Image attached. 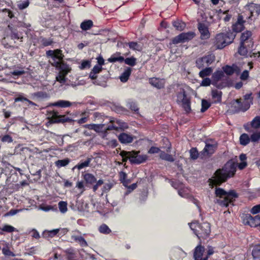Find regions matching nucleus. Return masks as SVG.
I'll use <instances>...</instances> for the list:
<instances>
[{
	"instance_id": "51",
	"label": "nucleus",
	"mask_w": 260,
	"mask_h": 260,
	"mask_svg": "<svg viewBox=\"0 0 260 260\" xmlns=\"http://www.w3.org/2000/svg\"><path fill=\"white\" fill-rule=\"evenodd\" d=\"M123 63L127 65H135L136 63V58L134 57L124 58Z\"/></svg>"
},
{
	"instance_id": "47",
	"label": "nucleus",
	"mask_w": 260,
	"mask_h": 260,
	"mask_svg": "<svg viewBox=\"0 0 260 260\" xmlns=\"http://www.w3.org/2000/svg\"><path fill=\"white\" fill-rule=\"evenodd\" d=\"M247 48L248 47L246 45H243L240 43V46L238 49V52L241 55L245 56L248 52Z\"/></svg>"
},
{
	"instance_id": "42",
	"label": "nucleus",
	"mask_w": 260,
	"mask_h": 260,
	"mask_svg": "<svg viewBox=\"0 0 260 260\" xmlns=\"http://www.w3.org/2000/svg\"><path fill=\"white\" fill-rule=\"evenodd\" d=\"M212 72V69L211 68H206L199 73V75L201 78H205L206 76H209Z\"/></svg>"
},
{
	"instance_id": "29",
	"label": "nucleus",
	"mask_w": 260,
	"mask_h": 260,
	"mask_svg": "<svg viewBox=\"0 0 260 260\" xmlns=\"http://www.w3.org/2000/svg\"><path fill=\"white\" fill-rule=\"evenodd\" d=\"M56 69L59 71L58 74L66 78V75L70 71V66H55Z\"/></svg>"
},
{
	"instance_id": "62",
	"label": "nucleus",
	"mask_w": 260,
	"mask_h": 260,
	"mask_svg": "<svg viewBox=\"0 0 260 260\" xmlns=\"http://www.w3.org/2000/svg\"><path fill=\"white\" fill-rule=\"evenodd\" d=\"M249 77V72L247 70H245L243 72L240 76V79L242 80H246Z\"/></svg>"
},
{
	"instance_id": "5",
	"label": "nucleus",
	"mask_w": 260,
	"mask_h": 260,
	"mask_svg": "<svg viewBox=\"0 0 260 260\" xmlns=\"http://www.w3.org/2000/svg\"><path fill=\"white\" fill-rule=\"evenodd\" d=\"M46 56L53 61L51 65H67L63 62L64 55L60 49L49 50L46 52Z\"/></svg>"
},
{
	"instance_id": "33",
	"label": "nucleus",
	"mask_w": 260,
	"mask_h": 260,
	"mask_svg": "<svg viewBox=\"0 0 260 260\" xmlns=\"http://www.w3.org/2000/svg\"><path fill=\"white\" fill-rule=\"evenodd\" d=\"M72 104L71 102L63 100H59L53 104V106L61 108L69 107Z\"/></svg>"
},
{
	"instance_id": "45",
	"label": "nucleus",
	"mask_w": 260,
	"mask_h": 260,
	"mask_svg": "<svg viewBox=\"0 0 260 260\" xmlns=\"http://www.w3.org/2000/svg\"><path fill=\"white\" fill-rule=\"evenodd\" d=\"M41 43L43 47H47L52 45L53 43V41L51 38H41Z\"/></svg>"
},
{
	"instance_id": "16",
	"label": "nucleus",
	"mask_w": 260,
	"mask_h": 260,
	"mask_svg": "<svg viewBox=\"0 0 260 260\" xmlns=\"http://www.w3.org/2000/svg\"><path fill=\"white\" fill-rule=\"evenodd\" d=\"M245 129L248 132H253V130L260 127V116L255 117L251 122L250 124L244 126Z\"/></svg>"
},
{
	"instance_id": "10",
	"label": "nucleus",
	"mask_w": 260,
	"mask_h": 260,
	"mask_svg": "<svg viewBox=\"0 0 260 260\" xmlns=\"http://www.w3.org/2000/svg\"><path fill=\"white\" fill-rule=\"evenodd\" d=\"M195 33L192 31L182 32L173 38L171 42L173 44H177L180 43H185L192 40L195 37Z\"/></svg>"
},
{
	"instance_id": "19",
	"label": "nucleus",
	"mask_w": 260,
	"mask_h": 260,
	"mask_svg": "<svg viewBox=\"0 0 260 260\" xmlns=\"http://www.w3.org/2000/svg\"><path fill=\"white\" fill-rule=\"evenodd\" d=\"M205 248L201 245H198L194 249L193 257L194 260H207L208 256L203 257Z\"/></svg>"
},
{
	"instance_id": "24",
	"label": "nucleus",
	"mask_w": 260,
	"mask_h": 260,
	"mask_svg": "<svg viewBox=\"0 0 260 260\" xmlns=\"http://www.w3.org/2000/svg\"><path fill=\"white\" fill-rule=\"evenodd\" d=\"M216 148V145L210 144L206 143V145L203 150V153H206L207 155H212L214 153Z\"/></svg>"
},
{
	"instance_id": "57",
	"label": "nucleus",
	"mask_w": 260,
	"mask_h": 260,
	"mask_svg": "<svg viewBox=\"0 0 260 260\" xmlns=\"http://www.w3.org/2000/svg\"><path fill=\"white\" fill-rule=\"evenodd\" d=\"M160 151V149L158 147L152 146L148 150V152L149 154L157 153Z\"/></svg>"
},
{
	"instance_id": "53",
	"label": "nucleus",
	"mask_w": 260,
	"mask_h": 260,
	"mask_svg": "<svg viewBox=\"0 0 260 260\" xmlns=\"http://www.w3.org/2000/svg\"><path fill=\"white\" fill-rule=\"evenodd\" d=\"M2 230L7 233H12L16 231V229L12 225L5 224L2 228Z\"/></svg>"
},
{
	"instance_id": "12",
	"label": "nucleus",
	"mask_w": 260,
	"mask_h": 260,
	"mask_svg": "<svg viewBox=\"0 0 260 260\" xmlns=\"http://www.w3.org/2000/svg\"><path fill=\"white\" fill-rule=\"evenodd\" d=\"M240 43L243 45H246L248 49L253 48V41L252 38V33L250 30H246L242 32L240 37Z\"/></svg>"
},
{
	"instance_id": "60",
	"label": "nucleus",
	"mask_w": 260,
	"mask_h": 260,
	"mask_svg": "<svg viewBox=\"0 0 260 260\" xmlns=\"http://www.w3.org/2000/svg\"><path fill=\"white\" fill-rule=\"evenodd\" d=\"M108 145L112 148H115L118 145V143L116 140L112 139L108 142Z\"/></svg>"
},
{
	"instance_id": "41",
	"label": "nucleus",
	"mask_w": 260,
	"mask_h": 260,
	"mask_svg": "<svg viewBox=\"0 0 260 260\" xmlns=\"http://www.w3.org/2000/svg\"><path fill=\"white\" fill-rule=\"evenodd\" d=\"M70 161V160L68 158L63 159H58L55 162V165L58 168L65 167L69 164Z\"/></svg>"
},
{
	"instance_id": "25",
	"label": "nucleus",
	"mask_w": 260,
	"mask_h": 260,
	"mask_svg": "<svg viewBox=\"0 0 260 260\" xmlns=\"http://www.w3.org/2000/svg\"><path fill=\"white\" fill-rule=\"evenodd\" d=\"M238 197V194L234 190H229V207L230 206H234V202ZM229 210V213H230Z\"/></svg>"
},
{
	"instance_id": "52",
	"label": "nucleus",
	"mask_w": 260,
	"mask_h": 260,
	"mask_svg": "<svg viewBox=\"0 0 260 260\" xmlns=\"http://www.w3.org/2000/svg\"><path fill=\"white\" fill-rule=\"evenodd\" d=\"M131 153V152L129 151H126L124 150L120 152V155L122 157V160L123 162H126L128 159L129 160V157Z\"/></svg>"
},
{
	"instance_id": "21",
	"label": "nucleus",
	"mask_w": 260,
	"mask_h": 260,
	"mask_svg": "<svg viewBox=\"0 0 260 260\" xmlns=\"http://www.w3.org/2000/svg\"><path fill=\"white\" fill-rule=\"evenodd\" d=\"M134 137L129 134L125 133H122L118 136V140L122 144H129L132 143L134 140Z\"/></svg>"
},
{
	"instance_id": "9",
	"label": "nucleus",
	"mask_w": 260,
	"mask_h": 260,
	"mask_svg": "<svg viewBox=\"0 0 260 260\" xmlns=\"http://www.w3.org/2000/svg\"><path fill=\"white\" fill-rule=\"evenodd\" d=\"M215 193L216 197L219 198L215 203L221 207H228V192L221 188L216 187Z\"/></svg>"
},
{
	"instance_id": "37",
	"label": "nucleus",
	"mask_w": 260,
	"mask_h": 260,
	"mask_svg": "<svg viewBox=\"0 0 260 260\" xmlns=\"http://www.w3.org/2000/svg\"><path fill=\"white\" fill-rule=\"evenodd\" d=\"M250 140V138L246 134H243L240 137V144L242 145L245 146L247 145Z\"/></svg>"
},
{
	"instance_id": "36",
	"label": "nucleus",
	"mask_w": 260,
	"mask_h": 260,
	"mask_svg": "<svg viewBox=\"0 0 260 260\" xmlns=\"http://www.w3.org/2000/svg\"><path fill=\"white\" fill-rule=\"evenodd\" d=\"M252 254L254 259L260 258V244H257L254 246Z\"/></svg>"
},
{
	"instance_id": "30",
	"label": "nucleus",
	"mask_w": 260,
	"mask_h": 260,
	"mask_svg": "<svg viewBox=\"0 0 260 260\" xmlns=\"http://www.w3.org/2000/svg\"><path fill=\"white\" fill-rule=\"evenodd\" d=\"M173 26L179 31L183 30L186 27V24L181 20L174 21L172 23Z\"/></svg>"
},
{
	"instance_id": "13",
	"label": "nucleus",
	"mask_w": 260,
	"mask_h": 260,
	"mask_svg": "<svg viewBox=\"0 0 260 260\" xmlns=\"http://www.w3.org/2000/svg\"><path fill=\"white\" fill-rule=\"evenodd\" d=\"M223 72L222 71H217L214 72L212 76V84L218 87L222 88L221 85L218 84V82L221 80L224 76V73L228 75V66H222Z\"/></svg>"
},
{
	"instance_id": "22",
	"label": "nucleus",
	"mask_w": 260,
	"mask_h": 260,
	"mask_svg": "<svg viewBox=\"0 0 260 260\" xmlns=\"http://www.w3.org/2000/svg\"><path fill=\"white\" fill-rule=\"evenodd\" d=\"M124 60V57L121 56L120 52H116L111 56L108 59V61L110 62H118L119 63H123Z\"/></svg>"
},
{
	"instance_id": "43",
	"label": "nucleus",
	"mask_w": 260,
	"mask_h": 260,
	"mask_svg": "<svg viewBox=\"0 0 260 260\" xmlns=\"http://www.w3.org/2000/svg\"><path fill=\"white\" fill-rule=\"evenodd\" d=\"M126 46H127L129 47L130 49L134 50H140L141 49L140 45L136 42H130L128 43H125Z\"/></svg>"
},
{
	"instance_id": "58",
	"label": "nucleus",
	"mask_w": 260,
	"mask_h": 260,
	"mask_svg": "<svg viewBox=\"0 0 260 260\" xmlns=\"http://www.w3.org/2000/svg\"><path fill=\"white\" fill-rule=\"evenodd\" d=\"M3 253L7 256H14V253L10 251L8 248H3L2 249Z\"/></svg>"
},
{
	"instance_id": "23",
	"label": "nucleus",
	"mask_w": 260,
	"mask_h": 260,
	"mask_svg": "<svg viewBox=\"0 0 260 260\" xmlns=\"http://www.w3.org/2000/svg\"><path fill=\"white\" fill-rule=\"evenodd\" d=\"M132 71V69L129 67H127L125 69L124 72L119 76V79L122 82L125 83L127 81L131 74Z\"/></svg>"
},
{
	"instance_id": "39",
	"label": "nucleus",
	"mask_w": 260,
	"mask_h": 260,
	"mask_svg": "<svg viewBox=\"0 0 260 260\" xmlns=\"http://www.w3.org/2000/svg\"><path fill=\"white\" fill-rule=\"evenodd\" d=\"M99 231L103 234H109L111 232L110 229L105 223H103L99 226Z\"/></svg>"
},
{
	"instance_id": "46",
	"label": "nucleus",
	"mask_w": 260,
	"mask_h": 260,
	"mask_svg": "<svg viewBox=\"0 0 260 260\" xmlns=\"http://www.w3.org/2000/svg\"><path fill=\"white\" fill-rule=\"evenodd\" d=\"M211 103L207 101L206 100H202V107L201 109V112H205L207 111L208 108L211 106Z\"/></svg>"
},
{
	"instance_id": "34",
	"label": "nucleus",
	"mask_w": 260,
	"mask_h": 260,
	"mask_svg": "<svg viewBox=\"0 0 260 260\" xmlns=\"http://www.w3.org/2000/svg\"><path fill=\"white\" fill-rule=\"evenodd\" d=\"M84 127L88 128V129L94 130L96 132H99L102 128L101 124H87L83 126Z\"/></svg>"
},
{
	"instance_id": "56",
	"label": "nucleus",
	"mask_w": 260,
	"mask_h": 260,
	"mask_svg": "<svg viewBox=\"0 0 260 260\" xmlns=\"http://www.w3.org/2000/svg\"><path fill=\"white\" fill-rule=\"evenodd\" d=\"M260 212V204L253 206L250 212L253 214H256Z\"/></svg>"
},
{
	"instance_id": "7",
	"label": "nucleus",
	"mask_w": 260,
	"mask_h": 260,
	"mask_svg": "<svg viewBox=\"0 0 260 260\" xmlns=\"http://www.w3.org/2000/svg\"><path fill=\"white\" fill-rule=\"evenodd\" d=\"M245 21L242 15H239L237 22L233 25V31H229V45L233 42L236 33L241 31L244 29V23Z\"/></svg>"
},
{
	"instance_id": "48",
	"label": "nucleus",
	"mask_w": 260,
	"mask_h": 260,
	"mask_svg": "<svg viewBox=\"0 0 260 260\" xmlns=\"http://www.w3.org/2000/svg\"><path fill=\"white\" fill-rule=\"evenodd\" d=\"M237 165L235 163H233L230 166L229 168V178L233 177L236 171Z\"/></svg>"
},
{
	"instance_id": "28",
	"label": "nucleus",
	"mask_w": 260,
	"mask_h": 260,
	"mask_svg": "<svg viewBox=\"0 0 260 260\" xmlns=\"http://www.w3.org/2000/svg\"><path fill=\"white\" fill-rule=\"evenodd\" d=\"M93 25V23L91 20H85L83 21L80 24V28L83 30H89Z\"/></svg>"
},
{
	"instance_id": "4",
	"label": "nucleus",
	"mask_w": 260,
	"mask_h": 260,
	"mask_svg": "<svg viewBox=\"0 0 260 260\" xmlns=\"http://www.w3.org/2000/svg\"><path fill=\"white\" fill-rule=\"evenodd\" d=\"M228 38L227 34L220 33L217 34L215 38L211 40L210 42L212 45L210 50L214 51L217 49H221L226 45V39Z\"/></svg>"
},
{
	"instance_id": "40",
	"label": "nucleus",
	"mask_w": 260,
	"mask_h": 260,
	"mask_svg": "<svg viewBox=\"0 0 260 260\" xmlns=\"http://www.w3.org/2000/svg\"><path fill=\"white\" fill-rule=\"evenodd\" d=\"M127 107H128L132 111H134L136 113L138 112L139 110V108L138 107V105L136 102H134L133 101H129L127 103L126 105Z\"/></svg>"
},
{
	"instance_id": "63",
	"label": "nucleus",
	"mask_w": 260,
	"mask_h": 260,
	"mask_svg": "<svg viewBox=\"0 0 260 260\" xmlns=\"http://www.w3.org/2000/svg\"><path fill=\"white\" fill-rule=\"evenodd\" d=\"M56 80L58 81L60 83H65L66 80V78L63 77L62 75H60L59 74L56 77Z\"/></svg>"
},
{
	"instance_id": "26",
	"label": "nucleus",
	"mask_w": 260,
	"mask_h": 260,
	"mask_svg": "<svg viewBox=\"0 0 260 260\" xmlns=\"http://www.w3.org/2000/svg\"><path fill=\"white\" fill-rule=\"evenodd\" d=\"M83 178L86 184H93L96 181V179L95 176L90 173H85L83 175Z\"/></svg>"
},
{
	"instance_id": "32",
	"label": "nucleus",
	"mask_w": 260,
	"mask_h": 260,
	"mask_svg": "<svg viewBox=\"0 0 260 260\" xmlns=\"http://www.w3.org/2000/svg\"><path fill=\"white\" fill-rule=\"evenodd\" d=\"M92 159V157H88L84 161H80L76 166L78 170H81L85 167H88Z\"/></svg>"
},
{
	"instance_id": "38",
	"label": "nucleus",
	"mask_w": 260,
	"mask_h": 260,
	"mask_svg": "<svg viewBox=\"0 0 260 260\" xmlns=\"http://www.w3.org/2000/svg\"><path fill=\"white\" fill-rule=\"evenodd\" d=\"M250 133H252L250 136V140L252 142H256L260 140V131L253 130V132Z\"/></svg>"
},
{
	"instance_id": "59",
	"label": "nucleus",
	"mask_w": 260,
	"mask_h": 260,
	"mask_svg": "<svg viewBox=\"0 0 260 260\" xmlns=\"http://www.w3.org/2000/svg\"><path fill=\"white\" fill-rule=\"evenodd\" d=\"M250 9L255 10L256 13L258 15L260 13V5L252 4L250 6Z\"/></svg>"
},
{
	"instance_id": "14",
	"label": "nucleus",
	"mask_w": 260,
	"mask_h": 260,
	"mask_svg": "<svg viewBox=\"0 0 260 260\" xmlns=\"http://www.w3.org/2000/svg\"><path fill=\"white\" fill-rule=\"evenodd\" d=\"M198 28L201 34V40H206L210 38V33L208 26L204 23L200 22L198 24Z\"/></svg>"
},
{
	"instance_id": "6",
	"label": "nucleus",
	"mask_w": 260,
	"mask_h": 260,
	"mask_svg": "<svg viewBox=\"0 0 260 260\" xmlns=\"http://www.w3.org/2000/svg\"><path fill=\"white\" fill-rule=\"evenodd\" d=\"M249 107L250 104L248 102L242 103L240 99H237L230 103V106L229 107V113L234 114L241 111L245 112Z\"/></svg>"
},
{
	"instance_id": "54",
	"label": "nucleus",
	"mask_w": 260,
	"mask_h": 260,
	"mask_svg": "<svg viewBox=\"0 0 260 260\" xmlns=\"http://www.w3.org/2000/svg\"><path fill=\"white\" fill-rule=\"evenodd\" d=\"M1 140L3 143H10L13 142V138L8 134L5 135L2 137Z\"/></svg>"
},
{
	"instance_id": "1",
	"label": "nucleus",
	"mask_w": 260,
	"mask_h": 260,
	"mask_svg": "<svg viewBox=\"0 0 260 260\" xmlns=\"http://www.w3.org/2000/svg\"><path fill=\"white\" fill-rule=\"evenodd\" d=\"M190 228L199 239H205L208 238L211 233L210 224L207 222L202 223L196 221L189 223Z\"/></svg>"
},
{
	"instance_id": "49",
	"label": "nucleus",
	"mask_w": 260,
	"mask_h": 260,
	"mask_svg": "<svg viewBox=\"0 0 260 260\" xmlns=\"http://www.w3.org/2000/svg\"><path fill=\"white\" fill-rule=\"evenodd\" d=\"M58 207L59 211L61 213H64L66 212L68 210L67 202L64 201H60L58 203Z\"/></svg>"
},
{
	"instance_id": "17",
	"label": "nucleus",
	"mask_w": 260,
	"mask_h": 260,
	"mask_svg": "<svg viewBox=\"0 0 260 260\" xmlns=\"http://www.w3.org/2000/svg\"><path fill=\"white\" fill-rule=\"evenodd\" d=\"M7 32L10 35L12 39L21 40L23 38L22 37V34L19 32L17 28L12 25H8Z\"/></svg>"
},
{
	"instance_id": "55",
	"label": "nucleus",
	"mask_w": 260,
	"mask_h": 260,
	"mask_svg": "<svg viewBox=\"0 0 260 260\" xmlns=\"http://www.w3.org/2000/svg\"><path fill=\"white\" fill-rule=\"evenodd\" d=\"M211 84H212V79H210L208 78H204L201 83V85L203 86H209Z\"/></svg>"
},
{
	"instance_id": "35",
	"label": "nucleus",
	"mask_w": 260,
	"mask_h": 260,
	"mask_svg": "<svg viewBox=\"0 0 260 260\" xmlns=\"http://www.w3.org/2000/svg\"><path fill=\"white\" fill-rule=\"evenodd\" d=\"M159 156L161 159L170 162H173L175 160L172 155L167 153L164 151H161Z\"/></svg>"
},
{
	"instance_id": "15",
	"label": "nucleus",
	"mask_w": 260,
	"mask_h": 260,
	"mask_svg": "<svg viewBox=\"0 0 260 260\" xmlns=\"http://www.w3.org/2000/svg\"><path fill=\"white\" fill-rule=\"evenodd\" d=\"M215 59V56L213 54H209L202 57L199 58L196 60V63L198 65H207L211 64Z\"/></svg>"
},
{
	"instance_id": "11",
	"label": "nucleus",
	"mask_w": 260,
	"mask_h": 260,
	"mask_svg": "<svg viewBox=\"0 0 260 260\" xmlns=\"http://www.w3.org/2000/svg\"><path fill=\"white\" fill-rule=\"evenodd\" d=\"M129 157V161L131 164L139 165L146 161L148 158L147 155H140L139 151H132Z\"/></svg>"
},
{
	"instance_id": "44",
	"label": "nucleus",
	"mask_w": 260,
	"mask_h": 260,
	"mask_svg": "<svg viewBox=\"0 0 260 260\" xmlns=\"http://www.w3.org/2000/svg\"><path fill=\"white\" fill-rule=\"evenodd\" d=\"M212 98L217 102H220L221 99V92L216 89L212 90Z\"/></svg>"
},
{
	"instance_id": "2",
	"label": "nucleus",
	"mask_w": 260,
	"mask_h": 260,
	"mask_svg": "<svg viewBox=\"0 0 260 260\" xmlns=\"http://www.w3.org/2000/svg\"><path fill=\"white\" fill-rule=\"evenodd\" d=\"M228 162L224 164L222 169H218L214 174V176L209 179V185L213 188L214 186H219L225 182L228 178Z\"/></svg>"
},
{
	"instance_id": "64",
	"label": "nucleus",
	"mask_w": 260,
	"mask_h": 260,
	"mask_svg": "<svg viewBox=\"0 0 260 260\" xmlns=\"http://www.w3.org/2000/svg\"><path fill=\"white\" fill-rule=\"evenodd\" d=\"M214 248L212 246H208V250L207 251V255L206 256H210L211 255H212L214 253Z\"/></svg>"
},
{
	"instance_id": "18",
	"label": "nucleus",
	"mask_w": 260,
	"mask_h": 260,
	"mask_svg": "<svg viewBox=\"0 0 260 260\" xmlns=\"http://www.w3.org/2000/svg\"><path fill=\"white\" fill-rule=\"evenodd\" d=\"M51 120L52 123H64L66 122L73 123L74 122V120L73 119L66 116V115L56 116L55 115H53L51 117Z\"/></svg>"
},
{
	"instance_id": "20",
	"label": "nucleus",
	"mask_w": 260,
	"mask_h": 260,
	"mask_svg": "<svg viewBox=\"0 0 260 260\" xmlns=\"http://www.w3.org/2000/svg\"><path fill=\"white\" fill-rule=\"evenodd\" d=\"M149 83L157 89H160L164 87L165 81L164 79H160L157 78H150L149 79Z\"/></svg>"
},
{
	"instance_id": "3",
	"label": "nucleus",
	"mask_w": 260,
	"mask_h": 260,
	"mask_svg": "<svg viewBox=\"0 0 260 260\" xmlns=\"http://www.w3.org/2000/svg\"><path fill=\"white\" fill-rule=\"evenodd\" d=\"M176 102L185 111L186 113L189 114L191 111L190 98L187 96L186 91L184 89L177 92Z\"/></svg>"
},
{
	"instance_id": "50",
	"label": "nucleus",
	"mask_w": 260,
	"mask_h": 260,
	"mask_svg": "<svg viewBox=\"0 0 260 260\" xmlns=\"http://www.w3.org/2000/svg\"><path fill=\"white\" fill-rule=\"evenodd\" d=\"M190 157L192 159H196L199 157V152L197 148H192L189 151Z\"/></svg>"
},
{
	"instance_id": "27",
	"label": "nucleus",
	"mask_w": 260,
	"mask_h": 260,
	"mask_svg": "<svg viewBox=\"0 0 260 260\" xmlns=\"http://www.w3.org/2000/svg\"><path fill=\"white\" fill-rule=\"evenodd\" d=\"M72 239L75 242H78L81 247H87L88 246L87 242L85 239L81 236H72Z\"/></svg>"
},
{
	"instance_id": "61",
	"label": "nucleus",
	"mask_w": 260,
	"mask_h": 260,
	"mask_svg": "<svg viewBox=\"0 0 260 260\" xmlns=\"http://www.w3.org/2000/svg\"><path fill=\"white\" fill-rule=\"evenodd\" d=\"M119 180L120 181L121 183L123 181H124L127 178V174L125 172H120L119 173Z\"/></svg>"
},
{
	"instance_id": "8",
	"label": "nucleus",
	"mask_w": 260,
	"mask_h": 260,
	"mask_svg": "<svg viewBox=\"0 0 260 260\" xmlns=\"http://www.w3.org/2000/svg\"><path fill=\"white\" fill-rule=\"evenodd\" d=\"M241 218L245 225H248L251 227L260 225V215H259L252 216L249 214H244L242 215Z\"/></svg>"
},
{
	"instance_id": "31",
	"label": "nucleus",
	"mask_w": 260,
	"mask_h": 260,
	"mask_svg": "<svg viewBox=\"0 0 260 260\" xmlns=\"http://www.w3.org/2000/svg\"><path fill=\"white\" fill-rule=\"evenodd\" d=\"M25 73L23 68H19L18 69H15L13 71H10V74L14 79L18 78L21 75L24 74Z\"/></svg>"
}]
</instances>
